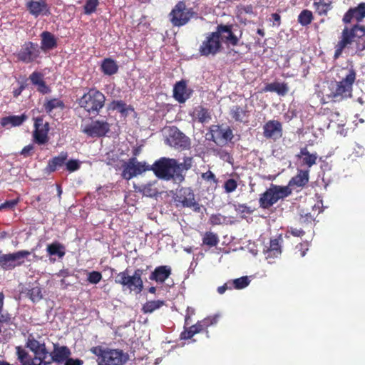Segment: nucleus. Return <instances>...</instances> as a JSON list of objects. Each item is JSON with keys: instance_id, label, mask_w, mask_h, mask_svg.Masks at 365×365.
<instances>
[{"instance_id": "nucleus-1", "label": "nucleus", "mask_w": 365, "mask_h": 365, "mask_svg": "<svg viewBox=\"0 0 365 365\" xmlns=\"http://www.w3.org/2000/svg\"><path fill=\"white\" fill-rule=\"evenodd\" d=\"M191 167V158H185L182 163H179L176 159L163 157L150 166V170H153L160 179L182 182L185 179L183 172L188 170Z\"/></svg>"}, {"instance_id": "nucleus-2", "label": "nucleus", "mask_w": 365, "mask_h": 365, "mask_svg": "<svg viewBox=\"0 0 365 365\" xmlns=\"http://www.w3.org/2000/svg\"><path fill=\"white\" fill-rule=\"evenodd\" d=\"M352 42L356 44V52L365 50V27L359 24L352 28L345 27L341 33L339 41L335 46L334 58H338L344 48L351 45Z\"/></svg>"}, {"instance_id": "nucleus-3", "label": "nucleus", "mask_w": 365, "mask_h": 365, "mask_svg": "<svg viewBox=\"0 0 365 365\" xmlns=\"http://www.w3.org/2000/svg\"><path fill=\"white\" fill-rule=\"evenodd\" d=\"M356 80V72L349 69L345 77L340 81H332L329 86V96L334 101H341L351 96L352 86Z\"/></svg>"}, {"instance_id": "nucleus-4", "label": "nucleus", "mask_w": 365, "mask_h": 365, "mask_svg": "<svg viewBox=\"0 0 365 365\" xmlns=\"http://www.w3.org/2000/svg\"><path fill=\"white\" fill-rule=\"evenodd\" d=\"M106 97L96 88H90L78 99L79 106L89 115H97L104 106Z\"/></svg>"}, {"instance_id": "nucleus-5", "label": "nucleus", "mask_w": 365, "mask_h": 365, "mask_svg": "<svg viewBox=\"0 0 365 365\" xmlns=\"http://www.w3.org/2000/svg\"><path fill=\"white\" fill-rule=\"evenodd\" d=\"M143 270L137 269L133 275H130L128 269L119 272L115 277V282L120 284L123 290L128 289L130 292H134L140 294L143 289V282L142 275Z\"/></svg>"}, {"instance_id": "nucleus-6", "label": "nucleus", "mask_w": 365, "mask_h": 365, "mask_svg": "<svg viewBox=\"0 0 365 365\" xmlns=\"http://www.w3.org/2000/svg\"><path fill=\"white\" fill-rule=\"evenodd\" d=\"M292 192L288 186H280L271 184L270 187L262 193L259 199L260 207L268 209L278 200L289 196Z\"/></svg>"}, {"instance_id": "nucleus-7", "label": "nucleus", "mask_w": 365, "mask_h": 365, "mask_svg": "<svg viewBox=\"0 0 365 365\" xmlns=\"http://www.w3.org/2000/svg\"><path fill=\"white\" fill-rule=\"evenodd\" d=\"M26 346L34 352V357L32 359V365H46V359L48 357V351L46 348L43 340L39 337L36 339L30 335L26 341Z\"/></svg>"}, {"instance_id": "nucleus-8", "label": "nucleus", "mask_w": 365, "mask_h": 365, "mask_svg": "<svg viewBox=\"0 0 365 365\" xmlns=\"http://www.w3.org/2000/svg\"><path fill=\"white\" fill-rule=\"evenodd\" d=\"M31 252L27 250H20L14 253H0V267L5 270H11L17 266L21 265L24 259L30 255Z\"/></svg>"}, {"instance_id": "nucleus-9", "label": "nucleus", "mask_w": 365, "mask_h": 365, "mask_svg": "<svg viewBox=\"0 0 365 365\" xmlns=\"http://www.w3.org/2000/svg\"><path fill=\"white\" fill-rule=\"evenodd\" d=\"M40 55L39 46L31 41H26L22 44L20 49L16 53L17 59L24 63L36 61L40 57Z\"/></svg>"}, {"instance_id": "nucleus-10", "label": "nucleus", "mask_w": 365, "mask_h": 365, "mask_svg": "<svg viewBox=\"0 0 365 365\" xmlns=\"http://www.w3.org/2000/svg\"><path fill=\"white\" fill-rule=\"evenodd\" d=\"M146 170H150V167L145 162H139L132 157L123 164L122 177L128 180Z\"/></svg>"}, {"instance_id": "nucleus-11", "label": "nucleus", "mask_w": 365, "mask_h": 365, "mask_svg": "<svg viewBox=\"0 0 365 365\" xmlns=\"http://www.w3.org/2000/svg\"><path fill=\"white\" fill-rule=\"evenodd\" d=\"M192 16L190 9H187L183 1H179L170 14V21L175 26L186 24Z\"/></svg>"}, {"instance_id": "nucleus-12", "label": "nucleus", "mask_w": 365, "mask_h": 365, "mask_svg": "<svg viewBox=\"0 0 365 365\" xmlns=\"http://www.w3.org/2000/svg\"><path fill=\"white\" fill-rule=\"evenodd\" d=\"M220 38V34L218 27H217V31L209 34L200 46L199 52L201 56H207L216 54L221 48Z\"/></svg>"}, {"instance_id": "nucleus-13", "label": "nucleus", "mask_w": 365, "mask_h": 365, "mask_svg": "<svg viewBox=\"0 0 365 365\" xmlns=\"http://www.w3.org/2000/svg\"><path fill=\"white\" fill-rule=\"evenodd\" d=\"M175 201L177 205H181L183 207H190L193 211L199 212L200 205L195 199V195L192 190L189 187H182L180 189L175 197Z\"/></svg>"}, {"instance_id": "nucleus-14", "label": "nucleus", "mask_w": 365, "mask_h": 365, "mask_svg": "<svg viewBox=\"0 0 365 365\" xmlns=\"http://www.w3.org/2000/svg\"><path fill=\"white\" fill-rule=\"evenodd\" d=\"M166 140L169 145L176 148L184 150L190 145V138L175 126L169 128Z\"/></svg>"}, {"instance_id": "nucleus-15", "label": "nucleus", "mask_w": 365, "mask_h": 365, "mask_svg": "<svg viewBox=\"0 0 365 365\" xmlns=\"http://www.w3.org/2000/svg\"><path fill=\"white\" fill-rule=\"evenodd\" d=\"M110 131V124L104 120H96L82 128V132L90 137H102Z\"/></svg>"}, {"instance_id": "nucleus-16", "label": "nucleus", "mask_w": 365, "mask_h": 365, "mask_svg": "<svg viewBox=\"0 0 365 365\" xmlns=\"http://www.w3.org/2000/svg\"><path fill=\"white\" fill-rule=\"evenodd\" d=\"M48 123H43V120L41 118H36L34 122V130L33 131L34 142L38 145L47 143L48 141Z\"/></svg>"}, {"instance_id": "nucleus-17", "label": "nucleus", "mask_w": 365, "mask_h": 365, "mask_svg": "<svg viewBox=\"0 0 365 365\" xmlns=\"http://www.w3.org/2000/svg\"><path fill=\"white\" fill-rule=\"evenodd\" d=\"M26 7L29 14L35 18L48 16L51 14L50 6L46 0L28 1L26 3Z\"/></svg>"}, {"instance_id": "nucleus-18", "label": "nucleus", "mask_w": 365, "mask_h": 365, "mask_svg": "<svg viewBox=\"0 0 365 365\" xmlns=\"http://www.w3.org/2000/svg\"><path fill=\"white\" fill-rule=\"evenodd\" d=\"M71 352L66 346H60L58 344H53V351L49 353L46 359V365H50L53 362L63 364L67 358L70 357Z\"/></svg>"}, {"instance_id": "nucleus-19", "label": "nucleus", "mask_w": 365, "mask_h": 365, "mask_svg": "<svg viewBox=\"0 0 365 365\" xmlns=\"http://www.w3.org/2000/svg\"><path fill=\"white\" fill-rule=\"evenodd\" d=\"M127 359V355L122 350L107 349L104 359L101 360L102 364L105 365H121L126 362Z\"/></svg>"}, {"instance_id": "nucleus-20", "label": "nucleus", "mask_w": 365, "mask_h": 365, "mask_svg": "<svg viewBox=\"0 0 365 365\" xmlns=\"http://www.w3.org/2000/svg\"><path fill=\"white\" fill-rule=\"evenodd\" d=\"M263 135L267 139L277 140L282 135V126L280 122L271 120L263 126Z\"/></svg>"}, {"instance_id": "nucleus-21", "label": "nucleus", "mask_w": 365, "mask_h": 365, "mask_svg": "<svg viewBox=\"0 0 365 365\" xmlns=\"http://www.w3.org/2000/svg\"><path fill=\"white\" fill-rule=\"evenodd\" d=\"M192 91L187 87L185 81L177 82L173 88V97L180 103H185L191 96Z\"/></svg>"}, {"instance_id": "nucleus-22", "label": "nucleus", "mask_w": 365, "mask_h": 365, "mask_svg": "<svg viewBox=\"0 0 365 365\" xmlns=\"http://www.w3.org/2000/svg\"><path fill=\"white\" fill-rule=\"evenodd\" d=\"M365 18V3L362 2L357 6L350 8L344 15L343 21L345 24L350 23L352 20L361 22Z\"/></svg>"}, {"instance_id": "nucleus-23", "label": "nucleus", "mask_w": 365, "mask_h": 365, "mask_svg": "<svg viewBox=\"0 0 365 365\" xmlns=\"http://www.w3.org/2000/svg\"><path fill=\"white\" fill-rule=\"evenodd\" d=\"M210 140H213L217 144L220 140L227 142L228 140H231L233 138L232 130L230 128L222 129L220 125H212L210 128Z\"/></svg>"}, {"instance_id": "nucleus-24", "label": "nucleus", "mask_w": 365, "mask_h": 365, "mask_svg": "<svg viewBox=\"0 0 365 365\" xmlns=\"http://www.w3.org/2000/svg\"><path fill=\"white\" fill-rule=\"evenodd\" d=\"M296 157L301 160V165L306 166L309 170L316 164L318 155L317 153H310L307 147L302 148Z\"/></svg>"}, {"instance_id": "nucleus-25", "label": "nucleus", "mask_w": 365, "mask_h": 365, "mask_svg": "<svg viewBox=\"0 0 365 365\" xmlns=\"http://www.w3.org/2000/svg\"><path fill=\"white\" fill-rule=\"evenodd\" d=\"M171 274V268L167 265L157 267L150 274L149 279L158 283H163Z\"/></svg>"}, {"instance_id": "nucleus-26", "label": "nucleus", "mask_w": 365, "mask_h": 365, "mask_svg": "<svg viewBox=\"0 0 365 365\" xmlns=\"http://www.w3.org/2000/svg\"><path fill=\"white\" fill-rule=\"evenodd\" d=\"M26 119L27 116L25 114L9 115L2 118L0 120V124L4 128H10L22 125Z\"/></svg>"}, {"instance_id": "nucleus-27", "label": "nucleus", "mask_w": 365, "mask_h": 365, "mask_svg": "<svg viewBox=\"0 0 365 365\" xmlns=\"http://www.w3.org/2000/svg\"><path fill=\"white\" fill-rule=\"evenodd\" d=\"M100 69L104 75L112 76L118 73L119 66L114 59L106 58L101 61Z\"/></svg>"}, {"instance_id": "nucleus-28", "label": "nucleus", "mask_w": 365, "mask_h": 365, "mask_svg": "<svg viewBox=\"0 0 365 365\" xmlns=\"http://www.w3.org/2000/svg\"><path fill=\"white\" fill-rule=\"evenodd\" d=\"M68 158V153L66 152H61L58 156H55L48 160L46 170L48 173H53L58 168L62 167L66 164Z\"/></svg>"}, {"instance_id": "nucleus-29", "label": "nucleus", "mask_w": 365, "mask_h": 365, "mask_svg": "<svg viewBox=\"0 0 365 365\" xmlns=\"http://www.w3.org/2000/svg\"><path fill=\"white\" fill-rule=\"evenodd\" d=\"M41 47L40 50L48 51L57 46V41L54 35L48 31H43L41 34Z\"/></svg>"}, {"instance_id": "nucleus-30", "label": "nucleus", "mask_w": 365, "mask_h": 365, "mask_svg": "<svg viewBox=\"0 0 365 365\" xmlns=\"http://www.w3.org/2000/svg\"><path fill=\"white\" fill-rule=\"evenodd\" d=\"M309 181V170H299L298 174L293 177L289 182V186L303 187Z\"/></svg>"}, {"instance_id": "nucleus-31", "label": "nucleus", "mask_w": 365, "mask_h": 365, "mask_svg": "<svg viewBox=\"0 0 365 365\" xmlns=\"http://www.w3.org/2000/svg\"><path fill=\"white\" fill-rule=\"evenodd\" d=\"M192 116L201 123H207L211 119L210 112L202 106H197L194 109Z\"/></svg>"}, {"instance_id": "nucleus-32", "label": "nucleus", "mask_w": 365, "mask_h": 365, "mask_svg": "<svg viewBox=\"0 0 365 365\" xmlns=\"http://www.w3.org/2000/svg\"><path fill=\"white\" fill-rule=\"evenodd\" d=\"M313 6L319 15H327L332 9V0H315Z\"/></svg>"}, {"instance_id": "nucleus-33", "label": "nucleus", "mask_w": 365, "mask_h": 365, "mask_svg": "<svg viewBox=\"0 0 365 365\" xmlns=\"http://www.w3.org/2000/svg\"><path fill=\"white\" fill-rule=\"evenodd\" d=\"M46 251L50 256H57L63 258L65 255V247L58 242H54L48 245Z\"/></svg>"}, {"instance_id": "nucleus-34", "label": "nucleus", "mask_w": 365, "mask_h": 365, "mask_svg": "<svg viewBox=\"0 0 365 365\" xmlns=\"http://www.w3.org/2000/svg\"><path fill=\"white\" fill-rule=\"evenodd\" d=\"M220 34H228V36H224L225 39L231 45L236 46L238 43V38L232 33L230 26L220 25L217 26Z\"/></svg>"}, {"instance_id": "nucleus-35", "label": "nucleus", "mask_w": 365, "mask_h": 365, "mask_svg": "<svg viewBox=\"0 0 365 365\" xmlns=\"http://www.w3.org/2000/svg\"><path fill=\"white\" fill-rule=\"evenodd\" d=\"M264 91L275 92L280 96H284L288 91V87L285 83L274 82L267 84Z\"/></svg>"}, {"instance_id": "nucleus-36", "label": "nucleus", "mask_w": 365, "mask_h": 365, "mask_svg": "<svg viewBox=\"0 0 365 365\" xmlns=\"http://www.w3.org/2000/svg\"><path fill=\"white\" fill-rule=\"evenodd\" d=\"M247 114V111L239 106H234L230 108L232 118L237 122H245Z\"/></svg>"}, {"instance_id": "nucleus-37", "label": "nucleus", "mask_w": 365, "mask_h": 365, "mask_svg": "<svg viewBox=\"0 0 365 365\" xmlns=\"http://www.w3.org/2000/svg\"><path fill=\"white\" fill-rule=\"evenodd\" d=\"M204 329L202 324L198 321L195 324L189 327L188 329L183 331L180 334L181 339H191L195 334L202 331Z\"/></svg>"}, {"instance_id": "nucleus-38", "label": "nucleus", "mask_w": 365, "mask_h": 365, "mask_svg": "<svg viewBox=\"0 0 365 365\" xmlns=\"http://www.w3.org/2000/svg\"><path fill=\"white\" fill-rule=\"evenodd\" d=\"M165 304V302L163 300H153L148 301L145 303L143 306L142 311L145 314H151L154 311L159 309L162 307Z\"/></svg>"}, {"instance_id": "nucleus-39", "label": "nucleus", "mask_w": 365, "mask_h": 365, "mask_svg": "<svg viewBox=\"0 0 365 365\" xmlns=\"http://www.w3.org/2000/svg\"><path fill=\"white\" fill-rule=\"evenodd\" d=\"M267 257H277L281 254V246L279 239L270 240L269 249L266 252Z\"/></svg>"}, {"instance_id": "nucleus-40", "label": "nucleus", "mask_w": 365, "mask_h": 365, "mask_svg": "<svg viewBox=\"0 0 365 365\" xmlns=\"http://www.w3.org/2000/svg\"><path fill=\"white\" fill-rule=\"evenodd\" d=\"M64 106V103L58 98L51 99L43 105L44 109L47 113H51L54 109H63Z\"/></svg>"}, {"instance_id": "nucleus-41", "label": "nucleus", "mask_w": 365, "mask_h": 365, "mask_svg": "<svg viewBox=\"0 0 365 365\" xmlns=\"http://www.w3.org/2000/svg\"><path fill=\"white\" fill-rule=\"evenodd\" d=\"M219 243V237L212 232H206L202 237V244L210 247H215Z\"/></svg>"}, {"instance_id": "nucleus-42", "label": "nucleus", "mask_w": 365, "mask_h": 365, "mask_svg": "<svg viewBox=\"0 0 365 365\" xmlns=\"http://www.w3.org/2000/svg\"><path fill=\"white\" fill-rule=\"evenodd\" d=\"M313 20L312 12L309 10L304 9L298 16V22L302 26H307L311 24Z\"/></svg>"}, {"instance_id": "nucleus-43", "label": "nucleus", "mask_w": 365, "mask_h": 365, "mask_svg": "<svg viewBox=\"0 0 365 365\" xmlns=\"http://www.w3.org/2000/svg\"><path fill=\"white\" fill-rule=\"evenodd\" d=\"M155 182H148L143 185L140 191L143 195L147 197H155L158 195V191L155 187Z\"/></svg>"}, {"instance_id": "nucleus-44", "label": "nucleus", "mask_w": 365, "mask_h": 365, "mask_svg": "<svg viewBox=\"0 0 365 365\" xmlns=\"http://www.w3.org/2000/svg\"><path fill=\"white\" fill-rule=\"evenodd\" d=\"M109 108L111 110H117L123 115H126L128 110L130 109L129 106L123 101H113L110 104Z\"/></svg>"}, {"instance_id": "nucleus-45", "label": "nucleus", "mask_w": 365, "mask_h": 365, "mask_svg": "<svg viewBox=\"0 0 365 365\" xmlns=\"http://www.w3.org/2000/svg\"><path fill=\"white\" fill-rule=\"evenodd\" d=\"M232 288L234 287L237 289H240L246 287L249 285L250 281L248 277H242L237 279H235L232 281H229Z\"/></svg>"}, {"instance_id": "nucleus-46", "label": "nucleus", "mask_w": 365, "mask_h": 365, "mask_svg": "<svg viewBox=\"0 0 365 365\" xmlns=\"http://www.w3.org/2000/svg\"><path fill=\"white\" fill-rule=\"evenodd\" d=\"M18 359L21 365H32V360L29 358L28 353L21 348H17Z\"/></svg>"}, {"instance_id": "nucleus-47", "label": "nucleus", "mask_w": 365, "mask_h": 365, "mask_svg": "<svg viewBox=\"0 0 365 365\" xmlns=\"http://www.w3.org/2000/svg\"><path fill=\"white\" fill-rule=\"evenodd\" d=\"M99 4L98 0H86L83 6L84 14L90 15L96 11V8Z\"/></svg>"}, {"instance_id": "nucleus-48", "label": "nucleus", "mask_w": 365, "mask_h": 365, "mask_svg": "<svg viewBox=\"0 0 365 365\" xmlns=\"http://www.w3.org/2000/svg\"><path fill=\"white\" fill-rule=\"evenodd\" d=\"M28 294L29 298L34 302H38L43 297L41 288L38 287H35L31 289L29 291Z\"/></svg>"}, {"instance_id": "nucleus-49", "label": "nucleus", "mask_w": 365, "mask_h": 365, "mask_svg": "<svg viewBox=\"0 0 365 365\" xmlns=\"http://www.w3.org/2000/svg\"><path fill=\"white\" fill-rule=\"evenodd\" d=\"M102 279V274L100 272L92 271L87 274V281L92 284L99 283Z\"/></svg>"}, {"instance_id": "nucleus-50", "label": "nucleus", "mask_w": 365, "mask_h": 365, "mask_svg": "<svg viewBox=\"0 0 365 365\" xmlns=\"http://www.w3.org/2000/svg\"><path fill=\"white\" fill-rule=\"evenodd\" d=\"M220 317V315L219 314H216L212 316H209L200 322L202 324L203 328L205 329L211 325H214V324H217Z\"/></svg>"}, {"instance_id": "nucleus-51", "label": "nucleus", "mask_w": 365, "mask_h": 365, "mask_svg": "<svg viewBox=\"0 0 365 365\" xmlns=\"http://www.w3.org/2000/svg\"><path fill=\"white\" fill-rule=\"evenodd\" d=\"M214 152L215 155L223 161L232 163V158L226 150L220 148L214 150Z\"/></svg>"}, {"instance_id": "nucleus-52", "label": "nucleus", "mask_w": 365, "mask_h": 365, "mask_svg": "<svg viewBox=\"0 0 365 365\" xmlns=\"http://www.w3.org/2000/svg\"><path fill=\"white\" fill-rule=\"evenodd\" d=\"M237 187V181L232 178H230L225 182L224 189L227 193L234 192Z\"/></svg>"}, {"instance_id": "nucleus-53", "label": "nucleus", "mask_w": 365, "mask_h": 365, "mask_svg": "<svg viewBox=\"0 0 365 365\" xmlns=\"http://www.w3.org/2000/svg\"><path fill=\"white\" fill-rule=\"evenodd\" d=\"M66 168L70 173L75 172L80 168V161L78 160H70L66 162Z\"/></svg>"}, {"instance_id": "nucleus-54", "label": "nucleus", "mask_w": 365, "mask_h": 365, "mask_svg": "<svg viewBox=\"0 0 365 365\" xmlns=\"http://www.w3.org/2000/svg\"><path fill=\"white\" fill-rule=\"evenodd\" d=\"M29 79L31 80L32 84L36 86H38L41 82L44 81L43 79V75L37 71L33 72L30 75Z\"/></svg>"}, {"instance_id": "nucleus-55", "label": "nucleus", "mask_w": 365, "mask_h": 365, "mask_svg": "<svg viewBox=\"0 0 365 365\" xmlns=\"http://www.w3.org/2000/svg\"><path fill=\"white\" fill-rule=\"evenodd\" d=\"M339 118H340V114L339 112H333L329 115L330 122L336 123V125L339 128L344 126L345 124L344 120H340Z\"/></svg>"}, {"instance_id": "nucleus-56", "label": "nucleus", "mask_w": 365, "mask_h": 365, "mask_svg": "<svg viewBox=\"0 0 365 365\" xmlns=\"http://www.w3.org/2000/svg\"><path fill=\"white\" fill-rule=\"evenodd\" d=\"M225 220V217L221 214L212 215L210 217V222L213 225H221Z\"/></svg>"}, {"instance_id": "nucleus-57", "label": "nucleus", "mask_w": 365, "mask_h": 365, "mask_svg": "<svg viewBox=\"0 0 365 365\" xmlns=\"http://www.w3.org/2000/svg\"><path fill=\"white\" fill-rule=\"evenodd\" d=\"M106 350L107 349H103L101 346H96L91 349L92 353L98 356L100 360L104 359V354Z\"/></svg>"}, {"instance_id": "nucleus-58", "label": "nucleus", "mask_w": 365, "mask_h": 365, "mask_svg": "<svg viewBox=\"0 0 365 365\" xmlns=\"http://www.w3.org/2000/svg\"><path fill=\"white\" fill-rule=\"evenodd\" d=\"M34 149V146L32 144H29L25 146L21 151V155L24 157H29L32 155V152Z\"/></svg>"}, {"instance_id": "nucleus-59", "label": "nucleus", "mask_w": 365, "mask_h": 365, "mask_svg": "<svg viewBox=\"0 0 365 365\" xmlns=\"http://www.w3.org/2000/svg\"><path fill=\"white\" fill-rule=\"evenodd\" d=\"M37 90L42 94H46L51 92V89L46 84L45 81L41 82L38 86H37Z\"/></svg>"}, {"instance_id": "nucleus-60", "label": "nucleus", "mask_w": 365, "mask_h": 365, "mask_svg": "<svg viewBox=\"0 0 365 365\" xmlns=\"http://www.w3.org/2000/svg\"><path fill=\"white\" fill-rule=\"evenodd\" d=\"M83 361L78 359H72V358H67V359L63 362L64 365H82Z\"/></svg>"}, {"instance_id": "nucleus-61", "label": "nucleus", "mask_w": 365, "mask_h": 365, "mask_svg": "<svg viewBox=\"0 0 365 365\" xmlns=\"http://www.w3.org/2000/svg\"><path fill=\"white\" fill-rule=\"evenodd\" d=\"M237 211L241 213L250 214L252 211L251 208L245 204H240L237 207Z\"/></svg>"}, {"instance_id": "nucleus-62", "label": "nucleus", "mask_w": 365, "mask_h": 365, "mask_svg": "<svg viewBox=\"0 0 365 365\" xmlns=\"http://www.w3.org/2000/svg\"><path fill=\"white\" fill-rule=\"evenodd\" d=\"M308 242L301 243L298 246H297V248L299 249V250L300 251L301 257H303L305 256L306 252L308 250Z\"/></svg>"}, {"instance_id": "nucleus-63", "label": "nucleus", "mask_w": 365, "mask_h": 365, "mask_svg": "<svg viewBox=\"0 0 365 365\" xmlns=\"http://www.w3.org/2000/svg\"><path fill=\"white\" fill-rule=\"evenodd\" d=\"M202 178L204 180H206L207 181L213 180L214 182H217V180L215 178L214 173L212 172H211L210 170H208L206 173H202Z\"/></svg>"}, {"instance_id": "nucleus-64", "label": "nucleus", "mask_w": 365, "mask_h": 365, "mask_svg": "<svg viewBox=\"0 0 365 365\" xmlns=\"http://www.w3.org/2000/svg\"><path fill=\"white\" fill-rule=\"evenodd\" d=\"M231 289H232V286L230 285V282H227L222 286L218 287L217 292L220 294H222L225 292L226 290Z\"/></svg>"}]
</instances>
